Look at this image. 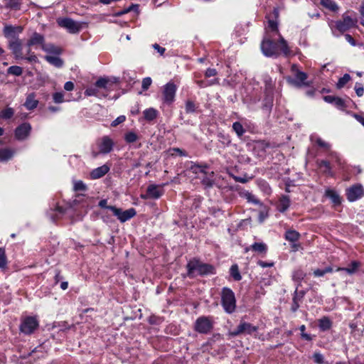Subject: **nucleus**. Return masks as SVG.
<instances>
[{
	"label": "nucleus",
	"mask_w": 364,
	"mask_h": 364,
	"mask_svg": "<svg viewBox=\"0 0 364 364\" xmlns=\"http://www.w3.org/2000/svg\"><path fill=\"white\" fill-rule=\"evenodd\" d=\"M278 43L271 39V37H265L261 43V50L262 53L270 58H277L282 52L285 56L290 53L287 42L279 35Z\"/></svg>",
	"instance_id": "1"
},
{
	"label": "nucleus",
	"mask_w": 364,
	"mask_h": 364,
	"mask_svg": "<svg viewBox=\"0 0 364 364\" xmlns=\"http://www.w3.org/2000/svg\"><path fill=\"white\" fill-rule=\"evenodd\" d=\"M187 276L189 278H193L196 276V272L200 276L215 274V267L209 264L203 263L197 259L190 260L187 265Z\"/></svg>",
	"instance_id": "2"
},
{
	"label": "nucleus",
	"mask_w": 364,
	"mask_h": 364,
	"mask_svg": "<svg viewBox=\"0 0 364 364\" xmlns=\"http://www.w3.org/2000/svg\"><path fill=\"white\" fill-rule=\"evenodd\" d=\"M221 305L227 314H232L236 309L235 293L228 287H223L220 293Z\"/></svg>",
	"instance_id": "3"
},
{
	"label": "nucleus",
	"mask_w": 364,
	"mask_h": 364,
	"mask_svg": "<svg viewBox=\"0 0 364 364\" xmlns=\"http://www.w3.org/2000/svg\"><path fill=\"white\" fill-rule=\"evenodd\" d=\"M291 72L294 77H287V81L289 84L296 87H302L310 85V83L306 81L308 75L306 73L301 71L296 64H293L291 67Z\"/></svg>",
	"instance_id": "4"
},
{
	"label": "nucleus",
	"mask_w": 364,
	"mask_h": 364,
	"mask_svg": "<svg viewBox=\"0 0 364 364\" xmlns=\"http://www.w3.org/2000/svg\"><path fill=\"white\" fill-rule=\"evenodd\" d=\"M213 326L214 321L212 316H201L196 320L193 329L200 334H208L213 331Z\"/></svg>",
	"instance_id": "5"
},
{
	"label": "nucleus",
	"mask_w": 364,
	"mask_h": 364,
	"mask_svg": "<svg viewBox=\"0 0 364 364\" xmlns=\"http://www.w3.org/2000/svg\"><path fill=\"white\" fill-rule=\"evenodd\" d=\"M38 326V321L36 318L27 316L22 319L20 325V331L24 334L29 335L34 332Z\"/></svg>",
	"instance_id": "6"
},
{
	"label": "nucleus",
	"mask_w": 364,
	"mask_h": 364,
	"mask_svg": "<svg viewBox=\"0 0 364 364\" xmlns=\"http://www.w3.org/2000/svg\"><path fill=\"white\" fill-rule=\"evenodd\" d=\"M257 331V327L252 324L241 321L240 324L233 331L230 332L231 336L235 337L241 334L250 335Z\"/></svg>",
	"instance_id": "7"
},
{
	"label": "nucleus",
	"mask_w": 364,
	"mask_h": 364,
	"mask_svg": "<svg viewBox=\"0 0 364 364\" xmlns=\"http://www.w3.org/2000/svg\"><path fill=\"white\" fill-rule=\"evenodd\" d=\"M109 210L112 212L113 215H115L121 223H124L130 220L134 217L136 213L135 209L133 208L123 210L114 206L109 207Z\"/></svg>",
	"instance_id": "8"
},
{
	"label": "nucleus",
	"mask_w": 364,
	"mask_h": 364,
	"mask_svg": "<svg viewBox=\"0 0 364 364\" xmlns=\"http://www.w3.org/2000/svg\"><path fill=\"white\" fill-rule=\"evenodd\" d=\"M57 23L60 27L66 28L70 33H77L81 29L80 23L70 18H58Z\"/></svg>",
	"instance_id": "9"
},
{
	"label": "nucleus",
	"mask_w": 364,
	"mask_h": 364,
	"mask_svg": "<svg viewBox=\"0 0 364 364\" xmlns=\"http://www.w3.org/2000/svg\"><path fill=\"white\" fill-rule=\"evenodd\" d=\"M176 86L172 82H169L164 86L163 90V101L164 103L171 105L175 100Z\"/></svg>",
	"instance_id": "10"
},
{
	"label": "nucleus",
	"mask_w": 364,
	"mask_h": 364,
	"mask_svg": "<svg viewBox=\"0 0 364 364\" xmlns=\"http://www.w3.org/2000/svg\"><path fill=\"white\" fill-rule=\"evenodd\" d=\"M364 195V188L361 184L357 183L346 189L347 199L354 202L361 198Z\"/></svg>",
	"instance_id": "11"
},
{
	"label": "nucleus",
	"mask_w": 364,
	"mask_h": 364,
	"mask_svg": "<svg viewBox=\"0 0 364 364\" xmlns=\"http://www.w3.org/2000/svg\"><path fill=\"white\" fill-rule=\"evenodd\" d=\"M357 21L353 19L349 16H343V20H339L336 21L335 28L338 31L341 33H343L344 32L348 31L350 28L355 26Z\"/></svg>",
	"instance_id": "12"
},
{
	"label": "nucleus",
	"mask_w": 364,
	"mask_h": 364,
	"mask_svg": "<svg viewBox=\"0 0 364 364\" xmlns=\"http://www.w3.org/2000/svg\"><path fill=\"white\" fill-rule=\"evenodd\" d=\"M8 46L16 60H23L24 58L22 52V41L21 39L9 40Z\"/></svg>",
	"instance_id": "13"
},
{
	"label": "nucleus",
	"mask_w": 364,
	"mask_h": 364,
	"mask_svg": "<svg viewBox=\"0 0 364 364\" xmlns=\"http://www.w3.org/2000/svg\"><path fill=\"white\" fill-rule=\"evenodd\" d=\"M31 126L29 123L25 122L18 126L15 129V138L17 140H25L30 134Z\"/></svg>",
	"instance_id": "14"
},
{
	"label": "nucleus",
	"mask_w": 364,
	"mask_h": 364,
	"mask_svg": "<svg viewBox=\"0 0 364 364\" xmlns=\"http://www.w3.org/2000/svg\"><path fill=\"white\" fill-rule=\"evenodd\" d=\"M164 191L155 184L149 185L147 187L146 193L145 195H141L143 199H158L163 195Z\"/></svg>",
	"instance_id": "15"
},
{
	"label": "nucleus",
	"mask_w": 364,
	"mask_h": 364,
	"mask_svg": "<svg viewBox=\"0 0 364 364\" xmlns=\"http://www.w3.org/2000/svg\"><path fill=\"white\" fill-rule=\"evenodd\" d=\"M22 31L23 28L21 26H14L11 25H6L3 30L4 36L9 40L19 39L18 35Z\"/></svg>",
	"instance_id": "16"
},
{
	"label": "nucleus",
	"mask_w": 364,
	"mask_h": 364,
	"mask_svg": "<svg viewBox=\"0 0 364 364\" xmlns=\"http://www.w3.org/2000/svg\"><path fill=\"white\" fill-rule=\"evenodd\" d=\"M113 146V141L108 136H105L102 138L101 142L99 144L100 152L102 154H108L112 150Z\"/></svg>",
	"instance_id": "17"
},
{
	"label": "nucleus",
	"mask_w": 364,
	"mask_h": 364,
	"mask_svg": "<svg viewBox=\"0 0 364 364\" xmlns=\"http://www.w3.org/2000/svg\"><path fill=\"white\" fill-rule=\"evenodd\" d=\"M323 100L328 103L333 104L338 109H344L346 107L345 101L340 97L326 95L323 97Z\"/></svg>",
	"instance_id": "18"
},
{
	"label": "nucleus",
	"mask_w": 364,
	"mask_h": 364,
	"mask_svg": "<svg viewBox=\"0 0 364 364\" xmlns=\"http://www.w3.org/2000/svg\"><path fill=\"white\" fill-rule=\"evenodd\" d=\"M109 171V166L104 164L100 167L93 169L90 172V178L92 179H98L103 177Z\"/></svg>",
	"instance_id": "19"
},
{
	"label": "nucleus",
	"mask_w": 364,
	"mask_h": 364,
	"mask_svg": "<svg viewBox=\"0 0 364 364\" xmlns=\"http://www.w3.org/2000/svg\"><path fill=\"white\" fill-rule=\"evenodd\" d=\"M45 43V38L44 36L38 33L37 32H35L33 33L30 39L27 41L26 46L30 48L31 46H34L36 45H40L41 47Z\"/></svg>",
	"instance_id": "20"
},
{
	"label": "nucleus",
	"mask_w": 364,
	"mask_h": 364,
	"mask_svg": "<svg viewBox=\"0 0 364 364\" xmlns=\"http://www.w3.org/2000/svg\"><path fill=\"white\" fill-rule=\"evenodd\" d=\"M38 103V100L36 99V95L32 92L26 96L23 105L27 110L32 111L37 107Z\"/></svg>",
	"instance_id": "21"
},
{
	"label": "nucleus",
	"mask_w": 364,
	"mask_h": 364,
	"mask_svg": "<svg viewBox=\"0 0 364 364\" xmlns=\"http://www.w3.org/2000/svg\"><path fill=\"white\" fill-rule=\"evenodd\" d=\"M201 183L205 188H211L215 184L214 172L206 171V173L203 174Z\"/></svg>",
	"instance_id": "22"
},
{
	"label": "nucleus",
	"mask_w": 364,
	"mask_h": 364,
	"mask_svg": "<svg viewBox=\"0 0 364 364\" xmlns=\"http://www.w3.org/2000/svg\"><path fill=\"white\" fill-rule=\"evenodd\" d=\"M360 265H361V264L360 262L353 261L348 267H338L336 269V271L337 272L344 271L346 273H348V274L351 275V274H355L358 271V269L360 267Z\"/></svg>",
	"instance_id": "23"
},
{
	"label": "nucleus",
	"mask_w": 364,
	"mask_h": 364,
	"mask_svg": "<svg viewBox=\"0 0 364 364\" xmlns=\"http://www.w3.org/2000/svg\"><path fill=\"white\" fill-rule=\"evenodd\" d=\"M318 326L321 331H326L332 327V321L328 316H323L318 320Z\"/></svg>",
	"instance_id": "24"
},
{
	"label": "nucleus",
	"mask_w": 364,
	"mask_h": 364,
	"mask_svg": "<svg viewBox=\"0 0 364 364\" xmlns=\"http://www.w3.org/2000/svg\"><path fill=\"white\" fill-rule=\"evenodd\" d=\"M290 203L289 197L287 196H282L277 205L278 210L281 213L285 212L289 208Z\"/></svg>",
	"instance_id": "25"
},
{
	"label": "nucleus",
	"mask_w": 364,
	"mask_h": 364,
	"mask_svg": "<svg viewBox=\"0 0 364 364\" xmlns=\"http://www.w3.org/2000/svg\"><path fill=\"white\" fill-rule=\"evenodd\" d=\"M42 50L48 53L58 55L62 53V49L52 43L44 44L42 46Z\"/></svg>",
	"instance_id": "26"
},
{
	"label": "nucleus",
	"mask_w": 364,
	"mask_h": 364,
	"mask_svg": "<svg viewBox=\"0 0 364 364\" xmlns=\"http://www.w3.org/2000/svg\"><path fill=\"white\" fill-rule=\"evenodd\" d=\"M250 249L258 253H266L267 246L264 242H255L250 247H247L245 251L247 252Z\"/></svg>",
	"instance_id": "27"
},
{
	"label": "nucleus",
	"mask_w": 364,
	"mask_h": 364,
	"mask_svg": "<svg viewBox=\"0 0 364 364\" xmlns=\"http://www.w3.org/2000/svg\"><path fill=\"white\" fill-rule=\"evenodd\" d=\"M14 154V151L9 148L0 149V161L4 162L11 159Z\"/></svg>",
	"instance_id": "28"
},
{
	"label": "nucleus",
	"mask_w": 364,
	"mask_h": 364,
	"mask_svg": "<svg viewBox=\"0 0 364 364\" xmlns=\"http://www.w3.org/2000/svg\"><path fill=\"white\" fill-rule=\"evenodd\" d=\"M325 196L329 198L332 203L336 205H340L341 203L339 195L333 190L326 189L325 191Z\"/></svg>",
	"instance_id": "29"
},
{
	"label": "nucleus",
	"mask_w": 364,
	"mask_h": 364,
	"mask_svg": "<svg viewBox=\"0 0 364 364\" xmlns=\"http://www.w3.org/2000/svg\"><path fill=\"white\" fill-rule=\"evenodd\" d=\"M320 4L326 9L336 12L339 9V6L333 0H320Z\"/></svg>",
	"instance_id": "30"
},
{
	"label": "nucleus",
	"mask_w": 364,
	"mask_h": 364,
	"mask_svg": "<svg viewBox=\"0 0 364 364\" xmlns=\"http://www.w3.org/2000/svg\"><path fill=\"white\" fill-rule=\"evenodd\" d=\"M4 1L6 9L15 11L20 10L22 4V0H4Z\"/></svg>",
	"instance_id": "31"
},
{
	"label": "nucleus",
	"mask_w": 364,
	"mask_h": 364,
	"mask_svg": "<svg viewBox=\"0 0 364 364\" xmlns=\"http://www.w3.org/2000/svg\"><path fill=\"white\" fill-rule=\"evenodd\" d=\"M45 59L56 68H61L63 65V60L58 56L46 55Z\"/></svg>",
	"instance_id": "32"
},
{
	"label": "nucleus",
	"mask_w": 364,
	"mask_h": 364,
	"mask_svg": "<svg viewBox=\"0 0 364 364\" xmlns=\"http://www.w3.org/2000/svg\"><path fill=\"white\" fill-rule=\"evenodd\" d=\"M208 168V166L206 164H194L191 165V170L196 174H203L206 173V170Z\"/></svg>",
	"instance_id": "33"
},
{
	"label": "nucleus",
	"mask_w": 364,
	"mask_h": 364,
	"mask_svg": "<svg viewBox=\"0 0 364 364\" xmlns=\"http://www.w3.org/2000/svg\"><path fill=\"white\" fill-rule=\"evenodd\" d=\"M300 235L299 233L294 230H289L286 231L284 237L289 242H296L299 239Z\"/></svg>",
	"instance_id": "34"
},
{
	"label": "nucleus",
	"mask_w": 364,
	"mask_h": 364,
	"mask_svg": "<svg viewBox=\"0 0 364 364\" xmlns=\"http://www.w3.org/2000/svg\"><path fill=\"white\" fill-rule=\"evenodd\" d=\"M305 277L306 273H304L301 269H296L294 271L292 274V279L294 282H298L296 286L298 287L301 285V282Z\"/></svg>",
	"instance_id": "35"
},
{
	"label": "nucleus",
	"mask_w": 364,
	"mask_h": 364,
	"mask_svg": "<svg viewBox=\"0 0 364 364\" xmlns=\"http://www.w3.org/2000/svg\"><path fill=\"white\" fill-rule=\"evenodd\" d=\"M144 117L147 121H152L157 117V110L154 108H149L143 112Z\"/></svg>",
	"instance_id": "36"
},
{
	"label": "nucleus",
	"mask_w": 364,
	"mask_h": 364,
	"mask_svg": "<svg viewBox=\"0 0 364 364\" xmlns=\"http://www.w3.org/2000/svg\"><path fill=\"white\" fill-rule=\"evenodd\" d=\"M230 273L235 281H240L242 279V277L237 264H233L231 266Z\"/></svg>",
	"instance_id": "37"
},
{
	"label": "nucleus",
	"mask_w": 364,
	"mask_h": 364,
	"mask_svg": "<svg viewBox=\"0 0 364 364\" xmlns=\"http://www.w3.org/2000/svg\"><path fill=\"white\" fill-rule=\"evenodd\" d=\"M124 138L125 141L128 144L134 143L139 139V136L134 132H127Z\"/></svg>",
	"instance_id": "38"
},
{
	"label": "nucleus",
	"mask_w": 364,
	"mask_h": 364,
	"mask_svg": "<svg viewBox=\"0 0 364 364\" xmlns=\"http://www.w3.org/2000/svg\"><path fill=\"white\" fill-rule=\"evenodd\" d=\"M7 73L14 76H21L23 73V68L18 65H12L8 68Z\"/></svg>",
	"instance_id": "39"
},
{
	"label": "nucleus",
	"mask_w": 364,
	"mask_h": 364,
	"mask_svg": "<svg viewBox=\"0 0 364 364\" xmlns=\"http://www.w3.org/2000/svg\"><path fill=\"white\" fill-rule=\"evenodd\" d=\"M219 81L218 79H213L208 81L205 80H196V83L198 85V86L200 88L207 87L208 86H211L213 85L218 84Z\"/></svg>",
	"instance_id": "40"
},
{
	"label": "nucleus",
	"mask_w": 364,
	"mask_h": 364,
	"mask_svg": "<svg viewBox=\"0 0 364 364\" xmlns=\"http://www.w3.org/2000/svg\"><path fill=\"white\" fill-rule=\"evenodd\" d=\"M14 114V110L11 107H7L0 112V117L4 119H11Z\"/></svg>",
	"instance_id": "41"
},
{
	"label": "nucleus",
	"mask_w": 364,
	"mask_h": 364,
	"mask_svg": "<svg viewBox=\"0 0 364 364\" xmlns=\"http://www.w3.org/2000/svg\"><path fill=\"white\" fill-rule=\"evenodd\" d=\"M350 79L351 77L349 74H345L342 77L339 78L336 84V87L338 89L343 87L350 80Z\"/></svg>",
	"instance_id": "42"
},
{
	"label": "nucleus",
	"mask_w": 364,
	"mask_h": 364,
	"mask_svg": "<svg viewBox=\"0 0 364 364\" xmlns=\"http://www.w3.org/2000/svg\"><path fill=\"white\" fill-rule=\"evenodd\" d=\"M244 198L247 199L249 203H252L256 205H262V203L251 193L246 191L244 193Z\"/></svg>",
	"instance_id": "43"
},
{
	"label": "nucleus",
	"mask_w": 364,
	"mask_h": 364,
	"mask_svg": "<svg viewBox=\"0 0 364 364\" xmlns=\"http://www.w3.org/2000/svg\"><path fill=\"white\" fill-rule=\"evenodd\" d=\"M232 129L235 132L238 136H242L245 132L243 126L239 122H235L233 123Z\"/></svg>",
	"instance_id": "44"
},
{
	"label": "nucleus",
	"mask_w": 364,
	"mask_h": 364,
	"mask_svg": "<svg viewBox=\"0 0 364 364\" xmlns=\"http://www.w3.org/2000/svg\"><path fill=\"white\" fill-rule=\"evenodd\" d=\"M7 265V258L5 249L0 247V269H5Z\"/></svg>",
	"instance_id": "45"
},
{
	"label": "nucleus",
	"mask_w": 364,
	"mask_h": 364,
	"mask_svg": "<svg viewBox=\"0 0 364 364\" xmlns=\"http://www.w3.org/2000/svg\"><path fill=\"white\" fill-rule=\"evenodd\" d=\"M267 28L271 30V31L274 32L278 36L280 35L278 30V23L277 21L269 19L268 20V26Z\"/></svg>",
	"instance_id": "46"
},
{
	"label": "nucleus",
	"mask_w": 364,
	"mask_h": 364,
	"mask_svg": "<svg viewBox=\"0 0 364 364\" xmlns=\"http://www.w3.org/2000/svg\"><path fill=\"white\" fill-rule=\"evenodd\" d=\"M73 188L75 191H85L87 190V186L82 181H76L74 182Z\"/></svg>",
	"instance_id": "47"
},
{
	"label": "nucleus",
	"mask_w": 364,
	"mask_h": 364,
	"mask_svg": "<svg viewBox=\"0 0 364 364\" xmlns=\"http://www.w3.org/2000/svg\"><path fill=\"white\" fill-rule=\"evenodd\" d=\"M196 105L195 103L191 100H188L186 102L185 105V109L186 113H193L196 112Z\"/></svg>",
	"instance_id": "48"
},
{
	"label": "nucleus",
	"mask_w": 364,
	"mask_h": 364,
	"mask_svg": "<svg viewBox=\"0 0 364 364\" xmlns=\"http://www.w3.org/2000/svg\"><path fill=\"white\" fill-rule=\"evenodd\" d=\"M313 360L316 364H324V357L319 352H315L314 353Z\"/></svg>",
	"instance_id": "49"
},
{
	"label": "nucleus",
	"mask_w": 364,
	"mask_h": 364,
	"mask_svg": "<svg viewBox=\"0 0 364 364\" xmlns=\"http://www.w3.org/2000/svg\"><path fill=\"white\" fill-rule=\"evenodd\" d=\"M27 53H28V56L26 57H24V60H27L28 62H30V63H37L38 62V58L37 56L33 53H31V49L28 48V51H27Z\"/></svg>",
	"instance_id": "50"
},
{
	"label": "nucleus",
	"mask_w": 364,
	"mask_h": 364,
	"mask_svg": "<svg viewBox=\"0 0 364 364\" xmlns=\"http://www.w3.org/2000/svg\"><path fill=\"white\" fill-rule=\"evenodd\" d=\"M53 100L55 103H62L64 101V95L63 92H55L53 95Z\"/></svg>",
	"instance_id": "51"
},
{
	"label": "nucleus",
	"mask_w": 364,
	"mask_h": 364,
	"mask_svg": "<svg viewBox=\"0 0 364 364\" xmlns=\"http://www.w3.org/2000/svg\"><path fill=\"white\" fill-rule=\"evenodd\" d=\"M85 95L87 96H96L99 97V91L97 87H89L85 90Z\"/></svg>",
	"instance_id": "52"
},
{
	"label": "nucleus",
	"mask_w": 364,
	"mask_h": 364,
	"mask_svg": "<svg viewBox=\"0 0 364 364\" xmlns=\"http://www.w3.org/2000/svg\"><path fill=\"white\" fill-rule=\"evenodd\" d=\"M108 83V80L106 78L101 77L97 80L95 82V87L99 88H107V85Z\"/></svg>",
	"instance_id": "53"
},
{
	"label": "nucleus",
	"mask_w": 364,
	"mask_h": 364,
	"mask_svg": "<svg viewBox=\"0 0 364 364\" xmlns=\"http://www.w3.org/2000/svg\"><path fill=\"white\" fill-rule=\"evenodd\" d=\"M319 166L321 168H324V171L326 173H330L331 168L330 163L328 161H321L319 163Z\"/></svg>",
	"instance_id": "54"
},
{
	"label": "nucleus",
	"mask_w": 364,
	"mask_h": 364,
	"mask_svg": "<svg viewBox=\"0 0 364 364\" xmlns=\"http://www.w3.org/2000/svg\"><path fill=\"white\" fill-rule=\"evenodd\" d=\"M151 82H152V80L151 77H147L144 78L142 80V82H141V87H142L143 90H147L149 88V87L151 86Z\"/></svg>",
	"instance_id": "55"
},
{
	"label": "nucleus",
	"mask_w": 364,
	"mask_h": 364,
	"mask_svg": "<svg viewBox=\"0 0 364 364\" xmlns=\"http://www.w3.org/2000/svg\"><path fill=\"white\" fill-rule=\"evenodd\" d=\"M304 294L305 292L304 291H299V287H296L294 291L293 299H296V301H298L299 302L303 299Z\"/></svg>",
	"instance_id": "56"
},
{
	"label": "nucleus",
	"mask_w": 364,
	"mask_h": 364,
	"mask_svg": "<svg viewBox=\"0 0 364 364\" xmlns=\"http://www.w3.org/2000/svg\"><path fill=\"white\" fill-rule=\"evenodd\" d=\"M355 90L356 92V95L358 97H362L364 94V88L361 83L356 82L355 85Z\"/></svg>",
	"instance_id": "57"
},
{
	"label": "nucleus",
	"mask_w": 364,
	"mask_h": 364,
	"mask_svg": "<svg viewBox=\"0 0 364 364\" xmlns=\"http://www.w3.org/2000/svg\"><path fill=\"white\" fill-rule=\"evenodd\" d=\"M125 120L126 117L124 115H120L111 123V126L117 127L118 124L123 123Z\"/></svg>",
	"instance_id": "58"
},
{
	"label": "nucleus",
	"mask_w": 364,
	"mask_h": 364,
	"mask_svg": "<svg viewBox=\"0 0 364 364\" xmlns=\"http://www.w3.org/2000/svg\"><path fill=\"white\" fill-rule=\"evenodd\" d=\"M316 142L320 147L324 148L327 150H328L331 148V145L328 143L322 140L321 138H317Z\"/></svg>",
	"instance_id": "59"
},
{
	"label": "nucleus",
	"mask_w": 364,
	"mask_h": 364,
	"mask_svg": "<svg viewBox=\"0 0 364 364\" xmlns=\"http://www.w3.org/2000/svg\"><path fill=\"white\" fill-rule=\"evenodd\" d=\"M217 70L215 68H208L205 73L206 77H210L217 75Z\"/></svg>",
	"instance_id": "60"
},
{
	"label": "nucleus",
	"mask_w": 364,
	"mask_h": 364,
	"mask_svg": "<svg viewBox=\"0 0 364 364\" xmlns=\"http://www.w3.org/2000/svg\"><path fill=\"white\" fill-rule=\"evenodd\" d=\"M257 264L259 266L263 267V268H265V267H272L274 266V262H264V261H262V260H259L257 262Z\"/></svg>",
	"instance_id": "61"
},
{
	"label": "nucleus",
	"mask_w": 364,
	"mask_h": 364,
	"mask_svg": "<svg viewBox=\"0 0 364 364\" xmlns=\"http://www.w3.org/2000/svg\"><path fill=\"white\" fill-rule=\"evenodd\" d=\"M107 200L106 199H102L99 202V206L102 208H105L109 210V207H113L112 205H107Z\"/></svg>",
	"instance_id": "62"
},
{
	"label": "nucleus",
	"mask_w": 364,
	"mask_h": 364,
	"mask_svg": "<svg viewBox=\"0 0 364 364\" xmlns=\"http://www.w3.org/2000/svg\"><path fill=\"white\" fill-rule=\"evenodd\" d=\"M64 89L67 91H72L74 89V84L71 81L66 82L64 85Z\"/></svg>",
	"instance_id": "63"
},
{
	"label": "nucleus",
	"mask_w": 364,
	"mask_h": 364,
	"mask_svg": "<svg viewBox=\"0 0 364 364\" xmlns=\"http://www.w3.org/2000/svg\"><path fill=\"white\" fill-rule=\"evenodd\" d=\"M153 48L156 50L161 55H163L166 49L163 47H161L159 44L155 43L153 45Z\"/></svg>",
	"instance_id": "64"
}]
</instances>
